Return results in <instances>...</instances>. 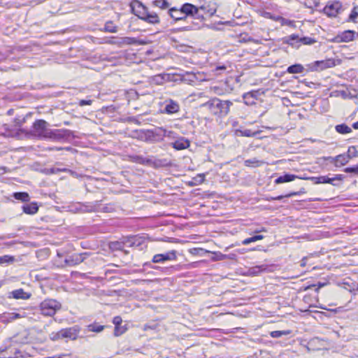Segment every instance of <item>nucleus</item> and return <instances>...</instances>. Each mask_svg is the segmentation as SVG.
I'll return each instance as SVG.
<instances>
[{
  "mask_svg": "<svg viewBox=\"0 0 358 358\" xmlns=\"http://www.w3.org/2000/svg\"><path fill=\"white\" fill-rule=\"evenodd\" d=\"M342 10L343 6L340 1H333L324 8V13L329 17H336Z\"/></svg>",
  "mask_w": 358,
  "mask_h": 358,
  "instance_id": "obj_9",
  "label": "nucleus"
},
{
  "mask_svg": "<svg viewBox=\"0 0 358 358\" xmlns=\"http://www.w3.org/2000/svg\"><path fill=\"white\" fill-rule=\"evenodd\" d=\"M235 134L238 136L253 137L259 134V131H252L251 129H236Z\"/></svg>",
  "mask_w": 358,
  "mask_h": 358,
  "instance_id": "obj_25",
  "label": "nucleus"
},
{
  "mask_svg": "<svg viewBox=\"0 0 358 358\" xmlns=\"http://www.w3.org/2000/svg\"><path fill=\"white\" fill-rule=\"evenodd\" d=\"M180 80L189 85H193L197 80L196 75L192 72H185L180 76Z\"/></svg>",
  "mask_w": 358,
  "mask_h": 358,
  "instance_id": "obj_23",
  "label": "nucleus"
},
{
  "mask_svg": "<svg viewBox=\"0 0 358 358\" xmlns=\"http://www.w3.org/2000/svg\"><path fill=\"white\" fill-rule=\"evenodd\" d=\"M189 141L184 137L179 138L171 143V145L177 150L186 149L189 146Z\"/></svg>",
  "mask_w": 358,
  "mask_h": 358,
  "instance_id": "obj_17",
  "label": "nucleus"
},
{
  "mask_svg": "<svg viewBox=\"0 0 358 358\" xmlns=\"http://www.w3.org/2000/svg\"><path fill=\"white\" fill-rule=\"evenodd\" d=\"M13 197L17 199L22 201V202H28L30 200V196L27 192H19L13 194Z\"/></svg>",
  "mask_w": 358,
  "mask_h": 358,
  "instance_id": "obj_30",
  "label": "nucleus"
},
{
  "mask_svg": "<svg viewBox=\"0 0 358 358\" xmlns=\"http://www.w3.org/2000/svg\"><path fill=\"white\" fill-rule=\"evenodd\" d=\"M169 14L175 21H184L187 19L183 11H182L181 7L180 8H171L169 10Z\"/></svg>",
  "mask_w": 358,
  "mask_h": 358,
  "instance_id": "obj_16",
  "label": "nucleus"
},
{
  "mask_svg": "<svg viewBox=\"0 0 358 358\" xmlns=\"http://www.w3.org/2000/svg\"><path fill=\"white\" fill-rule=\"evenodd\" d=\"M303 70H304V68L301 64H295L289 66L287 68V71L289 73L294 74V73H303Z\"/></svg>",
  "mask_w": 358,
  "mask_h": 358,
  "instance_id": "obj_29",
  "label": "nucleus"
},
{
  "mask_svg": "<svg viewBox=\"0 0 358 358\" xmlns=\"http://www.w3.org/2000/svg\"><path fill=\"white\" fill-rule=\"evenodd\" d=\"M250 98L253 99V94L252 92H248L243 95V99H245V102L246 104H249L250 103L248 101V99Z\"/></svg>",
  "mask_w": 358,
  "mask_h": 358,
  "instance_id": "obj_46",
  "label": "nucleus"
},
{
  "mask_svg": "<svg viewBox=\"0 0 358 358\" xmlns=\"http://www.w3.org/2000/svg\"><path fill=\"white\" fill-rule=\"evenodd\" d=\"M59 358H62V357H59Z\"/></svg>",
  "mask_w": 358,
  "mask_h": 358,
  "instance_id": "obj_64",
  "label": "nucleus"
},
{
  "mask_svg": "<svg viewBox=\"0 0 358 358\" xmlns=\"http://www.w3.org/2000/svg\"><path fill=\"white\" fill-rule=\"evenodd\" d=\"M72 132L69 129H50L46 138L55 141H61L71 135Z\"/></svg>",
  "mask_w": 358,
  "mask_h": 358,
  "instance_id": "obj_8",
  "label": "nucleus"
},
{
  "mask_svg": "<svg viewBox=\"0 0 358 358\" xmlns=\"http://www.w3.org/2000/svg\"><path fill=\"white\" fill-rule=\"evenodd\" d=\"M327 283V282H319L317 285H311L306 287V289H310L311 287L317 286V287L315 289L316 292H319V290L321 287H324Z\"/></svg>",
  "mask_w": 358,
  "mask_h": 358,
  "instance_id": "obj_42",
  "label": "nucleus"
},
{
  "mask_svg": "<svg viewBox=\"0 0 358 358\" xmlns=\"http://www.w3.org/2000/svg\"><path fill=\"white\" fill-rule=\"evenodd\" d=\"M104 328V326L103 325H97V324H90L88 326L89 331H93V332H101L103 331Z\"/></svg>",
  "mask_w": 358,
  "mask_h": 358,
  "instance_id": "obj_35",
  "label": "nucleus"
},
{
  "mask_svg": "<svg viewBox=\"0 0 358 358\" xmlns=\"http://www.w3.org/2000/svg\"><path fill=\"white\" fill-rule=\"evenodd\" d=\"M79 333V328L77 326L62 329L58 332L52 334L51 338L52 340H57L60 338H69L71 340H75L77 338Z\"/></svg>",
  "mask_w": 358,
  "mask_h": 358,
  "instance_id": "obj_4",
  "label": "nucleus"
},
{
  "mask_svg": "<svg viewBox=\"0 0 358 358\" xmlns=\"http://www.w3.org/2000/svg\"><path fill=\"white\" fill-rule=\"evenodd\" d=\"M266 200L268 201H275V199L273 196H268V197H266Z\"/></svg>",
  "mask_w": 358,
  "mask_h": 358,
  "instance_id": "obj_57",
  "label": "nucleus"
},
{
  "mask_svg": "<svg viewBox=\"0 0 358 358\" xmlns=\"http://www.w3.org/2000/svg\"><path fill=\"white\" fill-rule=\"evenodd\" d=\"M0 322L4 323V324L9 323L8 313H4L3 314H0Z\"/></svg>",
  "mask_w": 358,
  "mask_h": 358,
  "instance_id": "obj_43",
  "label": "nucleus"
},
{
  "mask_svg": "<svg viewBox=\"0 0 358 358\" xmlns=\"http://www.w3.org/2000/svg\"><path fill=\"white\" fill-rule=\"evenodd\" d=\"M48 123L43 120H36L32 126V132L35 136L41 138H46L50 129L48 128Z\"/></svg>",
  "mask_w": 358,
  "mask_h": 358,
  "instance_id": "obj_5",
  "label": "nucleus"
},
{
  "mask_svg": "<svg viewBox=\"0 0 358 358\" xmlns=\"http://www.w3.org/2000/svg\"><path fill=\"white\" fill-rule=\"evenodd\" d=\"M350 155H338L335 157H328L326 160H329L331 162H334L336 166H341L345 165L350 160Z\"/></svg>",
  "mask_w": 358,
  "mask_h": 358,
  "instance_id": "obj_15",
  "label": "nucleus"
},
{
  "mask_svg": "<svg viewBox=\"0 0 358 358\" xmlns=\"http://www.w3.org/2000/svg\"><path fill=\"white\" fill-rule=\"evenodd\" d=\"M319 4V0H306L305 3V6L308 8H312L313 6L317 7Z\"/></svg>",
  "mask_w": 358,
  "mask_h": 358,
  "instance_id": "obj_41",
  "label": "nucleus"
},
{
  "mask_svg": "<svg viewBox=\"0 0 358 358\" xmlns=\"http://www.w3.org/2000/svg\"><path fill=\"white\" fill-rule=\"evenodd\" d=\"M307 258L303 257L301 261V266L304 267L306 265Z\"/></svg>",
  "mask_w": 358,
  "mask_h": 358,
  "instance_id": "obj_52",
  "label": "nucleus"
},
{
  "mask_svg": "<svg viewBox=\"0 0 358 358\" xmlns=\"http://www.w3.org/2000/svg\"><path fill=\"white\" fill-rule=\"evenodd\" d=\"M358 17V6H355L350 14L349 20L355 22V20Z\"/></svg>",
  "mask_w": 358,
  "mask_h": 358,
  "instance_id": "obj_36",
  "label": "nucleus"
},
{
  "mask_svg": "<svg viewBox=\"0 0 358 358\" xmlns=\"http://www.w3.org/2000/svg\"><path fill=\"white\" fill-rule=\"evenodd\" d=\"M297 178H298V176H296V175L286 173L283 176H280L278 177L275 179V182L276 184L288 182H291V181L294 180V179H296Z\"/></svg>",
  "mask_w": 358,
  "mask_h": 358,
  "instance_id": "obj_24",
  "label": "nucleus"
},
{
  "mask_svg": "<svg viewBox=\"0 0 358 358\" xmlns=\"http://www.w3.org/2000/svg\"><path fill=\"white\" fill-rule=\"evenodd\" d=\"M232 102L228 100L222 101L218 98H213L201 105V107L206 108L209 112L219 117H224L228 115Z\"/></svg>",
  "mask_w": 358,
  "mask_h": 358,
  "instance_id": "obj_1",
  "label": "nucleus"
},
{
  "mask_svg": "<svg viewBox=\"0 0 358 358\" xmlns=\"http://www.w3.org/2000/svg\"><path fill=\"white\" fill-rule=\"evenodd\" d=\"M299 41L305 45H311L315 43V40L310 37L300 38Z\"/></svg>",
  "mask_w": 358,
  "mask_h": 358,
  "instance_id": "obj_39",
  "label": "nucleus"
},
{
  "mask_svg": "<svg viewBox=\"0 0 358 358\" xmlns=\"http://www.w3.org/2000/svg\"><path fill=\"white\" fill-rule=\"evenodd\" d=\"M335 130L341 134H347L352 131V129L345 123L337 124L335 127Z\"/></svg>",
  "mask_w": 358,
  "mask_h": 358,
  "instance_id": "obj_28",
  "label": "nucleus"
},
{
  "mask_svg": "<svg viewBox=\"0 0 358 358\" xmlns=\"http://www.w3.org/2000/svg\"><path fill=\"white\" fill-rule=\"evenodd\" d=\"M122 251L124 252V254H128V251L127 250H125L123 249Z\"/></svg>",
  "mask_w": 358,
  "mask_h": 358,
  "instance_id": "obj_61",
  "label": "nucleus"
},
{
  "mask_svg": "<svg viewBox=\"0 0 358 358\" xmlns=\"http://www.w3.org/2000/svg\"><path fill=\"white\" fill-rule=\"evenodd\" d=\"M138 238L136 236H129L126 238L123 242L113 241L109 243V248L112 251L123 250L124 245H126L129 247H133L134 245H139L140 241H138Z\"/></svg>",
  "mask_w": 358,
  "mask_h": 358,
  "instance_id": "obj_6",
  "label": "nucleus"
},
{
  "mask_svg": "<svg viewBox=\"0 0 358 358\" xmlns=\"http://www.w3.org/2000/svg\"><path fill=\"white\" fill-rule=\"evenodd\" d=\"M351 149H353L354 150H355V147L354 146H352L349 148L348 151L350 152Z\"/></svg>",
  "mask_w": 358,
  "mask_h": 358,
  "instance_id": "obj_59",
  "label": "nucleus"
},
{
  "mask_svg": "<svg viewBox=\"0 0 358 358\" xmlns=\"http://www.w3.org/2000/svg\"><path fill=\"white\" fill-rule=\"evenodd\" d=\"M250 238L252 240V243H253L259 240H262L264 238V236L262 235H255Z\"/></svg>",
  "mask_w": 358,
  "mask_h": 358,
  "instance_id": "obj_47",
  "label": "nucleus"
},
{
  "mask_svg": "<svg viewBox=\"0 0 358 358\" xmlns=\"http://www.w3.org/2000/svg\"><path fill=\"white\" fill-rule=\"evenodd\" d=\"M61 308V303L54 299H45L39 305L41 313L48 317L54 316Z\"/></svg>",
  "mask_w": 358,
  "mask_h": 358,
  "instance_id": "obj_3",
  "label": "nucleus"
},
{
  "mask_svg": "<svg viewBox=\"0 0 358 358\" xmlns=\"http://www.w3.org/2000/svg\"><path fill=\"white\" fill-rule=\"evenodd\" d=\"M291 334L290 330L285 331H273L271 332L270 335L273 338H280L282 336H287Z\"/></svg>",
  "mask_w": 358,
  "mask_h": 358,
  "instance_id": "obj_33",
  "label": "nucleus"
},
{
  "mask_svg": "<svg viewBox=\"0 0 358 358\" xmlns=\"http://www.w3.org/2000/svg\"><path fill=\"white\" fill-rule=\"evenodd\" d=\"M267 231L266 229L264 228V227H262L261 229H257L255 230V233H260V232H266Z\"/></svg>",
  "mask_w": 358,
  "mask_h": 358,
  "instance_id": "obj_54",
  "label": "nucleus"
},
{
  "mask_svg": "<svg viewBox=\"0 0 358 358\" xmlns=\"http://www.w3.org/2000/svg\"><path fill=\"white\" fill-rule=\"evenodd\" d=\"M148 328H150V327L145 325V327H144V329L146 330Z\"/></svg>",
  "mask_w": 358,
  "mask_h": 358,
  "instance_id": "obj_62",
  "label": "nucleus"
},
{
  "mask_svg": "<svg viewBox=\"0 0 358 358\" xmlns=\"http://www.w3.org/2000/svg\"><path fill=\"white\" fill-rule=\"evenodd\" d=\"M299 37L298 35L296 34H292L287 37L286 41L287 43L293 45L294 41H299Z\"/></svg>",
  "mask_w": 358,
  "mask_h": 358,
  "instance_id": "obj_38",
  "label": "nucleus"
},
{
  "mask_svg": "<svg viewBox=\"0 0 358 358\" xmlns=\"http://www.w3.org/2000/svg\"><path fill=\"white\" fill-rule=\"evenodd\" d=\"M198 8H199V12L201 11L203 12V15L206 14L208 15L209 17L213 16L217 11V6L216 3L214 2H208L205 3L204 4L201 5L200 6H198Z\"/></svg>",
  "mask_w": 358,
  "mask_h": 358,
  "instance_id": "obj_14",
  "label": "nucleus"
},
{
  "mask_svg": "<svg viewBox=\"0 0 358 358\" xmlns=\"http://www.w3.org/2000/svg\"><path fill=\"white\" fill-rule=\"evenodd\" d=\"M334 178H335V180H342L344 178V176L341 174H338V175H336V176Z\"/></svg>",
  "mask_w": 358,
  "mask_h": 358,
  "instance_id": "obj_53",
  "label": "nucleus"
},
{
  "mask_svg": "<svg viewBox=\"0 0 358 358\" xmlns=\"http://www.w3.org/2000/svg\"><path fill=\"white\" fill-rule=\"evenodd\" d=\"M152 5L162 9H165L169 6V3L167 0H154L152 1Z\"/></svg>",
  "mask_w": 358,
  "mask_h": 358,
  "instance_id": "obj_31",
  "label": "nucleus"
},
{
  "mask_svg": "<svg viewBox=\"0 0 358 358\" xmlns=\"http://www.w3.org/2000/svg\"><path fill=\"white\" fill-rule=\"evenodd\" d=\"M103 31L108 33H117L118 31V27L113 21L108 20L105 23Z\"/></svg>",
  "mask_w": 358,
  "mask_h": 358,
  "instance_id": "obj_27",
  "label": "nucleus"
},
{
  "mask_svg": "<svg viewBox=\"0 0 358 358\" xmlns=\"http://www.w3.org/2000/svg\"><path fill=\"white\" fill-rule=\"evenodd\" d=\"M355 31L352 30H346L342 32L341 34L337 35L334 41L336 43H341V42H350L354 40L355 38Z\"/></svg>",
  "mask_w": 358,
  "mask_h": 358,
  "instance_id": "obj_13",
  "label": "nucleus"
},
{
  "mask_svg": "<svg viewBox=\"0 0 358 358\" xmlns=\"http://www.w3.org/2000/svg\"><path fill=\"white\" fill-rule=\"evenodd\" d=\"M176 251L171 250L164 254H157L154 255L152 262L153 263H164L166 261L176 260Z\"/></svg>",
  "mask_w": 358,
  "mask_h": 358,
  "instance_id": "obj_10",
  "label": "nucleus"
},
{
  "mask_svg": "<svg viewBox=\"0 0 358 358\" xmlns=\"http://www.w3.org/2000/svg\"><path fill=\"white\" fill-rule=\"evenodd\" d=\"M293 23L292 21H290V20H286L285 22V24H287V25H290Z\"/></svg>",
  "mask_w": 358,
  "mask_h": 358,
  "instance_id": "obj_58",
  "label": "nucleus"
},
{
  "mask_svg": "<svg viewBox=\"0 0 358 358\" xmlns=\"http://www.w3.org/2000/svg\"><path fill=\"white\" fill-rule=\"evenodd\" d=\"M9 322H11L17 319L22 318L24 317V315H20V313H8Z\"/></svg>",
  "mask_w": 358,
  "mask_h": 358,
  "instance_id": "obj_37",
  "label": "nucleus"
},
{
  "mask_svg": "<svg viewBox=\"0 0 358 358\" xmlns=\"http://www.w3.org/2000/svg\"><path fill=\"white\" fill-rule=\"evenodd\" d=\"M252 243V240H251V238H245L244 239L243 241H242V244L244 245H247L250 243Z\"/></svg>",
  "mask_w": 358,
  "mask_h": 358,
  "instance_id": "obj_50",
  "label": "nucleus"
},
{
  "mask_svg": "<svg viewBox=\"0 0 358 358\" xmlns=\"http://www.w3.org/2000/svg\"><path fill=\"white\" fill-rule=\"evenodd\" d=\"M22 210L28 215H34L38 210V206L36 202H31L22 206Z\"/></svg>",
  "mask_w": 358,
  "mask_h": 358,
  "instance_id": "obj_18",
  "label": "nucleus"
},
{
  "mask_svg": "<svg viewBox=\"0 0 358 358\" xmlns=\"http://www.w3.org/2000/svg\"><path fill=\"white\" fill-rule=\"evenodd\" d=\"M92 103V100L82 99V100H80L78 104H79L80 106H86V105H91Z\"/></svg>",
  "mask_w": 358,
  "mask_h": 358,
  "instance_id": "obj_45",
  "label": "nucleus"
},
{
  "mask_svg": "<svg viewBox=\"0 0 358 358\" xmlns=\"http://www.w3.org/2000/svg\"><path fill=\"white\" fill-rule=\"evenodd\" d=\"M130 161L140 164L150 165L152 164V160L150 159L144 158L140 155L129 156Z\"/></svg>",
  "mask_w": 358,
  "mask_h": 358,
  "instance_id": "obj_26",
  "label": "nucleus"
},
{
  "mask_svg": "<svg viewBox=\"0 0 358 358\" xmlns=\"http://www.w3.org/2000/svg\"><path fill=\"white\" fill-rule=\"evenodd\" d=\"M297 194H298L297 192H291L286 195H280V196H275V200L280 201V200H282L285 197H291L294 195H296Z\"/></svg>",
  "mask_w": 358,
  "mask_h": 358,
  "instance_id": "obj_44",
  "label": "nucleus"
},
{
  "mask_svg": "<svg viewBox=\"0 0 358 358\" xmlns=\"http://www.w3.org/2000/svg\"><path fill=\"white\" fill-rule=\"evenodd\" d=\"M87 255L88 254L87 252L73 254L65 259V264L69 266L78 265L83 262Z\"/></svg>",
  "mask_w": 358,
  "mask_h": 358,
  "instance_id": "obj_11",
  "label": "nucleus"
},
{
  "mask_svg": "<svg viewBox=\"0 0 358 358\" xmlns=\"http://www.w3.org/2000/svg\"><path fill=\"white\" fill-rule=\"evenodd\" d=\"M113 324L115 325L114 334L116 336H120L122 332H119L118 326L122 323V318L120 316H116L113 318Z\"/></svg>",
  "mask_w": 358,
  "mask_h": 358,
  "instance_id": "obj_32",
  "label": "nucleus"
},
{
  "mask_svg": "<svg viewBox=\"0 0 358 358\" xmlns=\"http://www.w3.org/2000/svg\"><path fill=\"white\" fill-rule=\"evenodd\" d=\"M344 172L348 173L358 174V164L355 166L347 167L344 169Z\"/></svg>",
  "mask_w": 358,
  "mask_h": 358,
  "instance_id": "obj_40",
  "label": "nucleus"
},
{
  "mask_svg": "<svg viewBox=\"0 0 358 358\" xmlns=\"http://www.w3.org/2000/svg\"><path fill=\"white\" fill-rule=\"evenodd\" d=\"M10 294L16 299H29L31 294L24 292L22 289H17L10 292Z\"/></svg>",
  "mask_w": 358,
  "mask_h": 358,
  "instance_id": "obj_22",
  "label": "nucleus"
},
{
  "mask_svg": "<svg viewBox=\"0 0 358 358\" xmlns=\"http://www.w3.org/2000/svg\"><path fill=\"white\" fill-rule=\"evenodd\" d=\"M104 210H105V211H108V208H106L104 209Z\"/></svg>",
  "mask_w": 358,
  "mask_h": 358,
  "instance_id": "obj_63",
  "label": "nucleus"
},
{
  "mask_svg": "<svg viewBox=\"0 0 358 358\" xmlns=\"http://www.w3.org/2000/svg\"><path fill=\"white\" fill-rule=\"evenodd\" d=\"M182 11H183L186 18L190 16L195 19L203 21L205 20L203 14L199 12V8L189 3H185L181 6Z\"/></svg>",
  "mask_w": 358,
  "mask_h": 358,
  "instance_id": "obj_7",
  "label": "nucleus"
},
{
  "mask_svg": "<svg viewBox=\"0 0 358 358\" xmlns=\"http://www.w3.org/2000/svg\"><path fill=\"white\" fill-rule=\"evenodd\" d=\"M248 101L250 103L249 104H252L254 103V101H250V99H248Z\"/></svg>",
  "mask_w": 358,
  "mask_h": 358,
  "instance_id": "obj_60",
  "label": "nucleus"
},
{
  "mask_svg": "<svg viewBox=\"0 0 358 358\" xmlns=\"http://www.w3.org/2000/svg\"><path fill=\"white\" fill-rule=\"evenodd\" d=\"M49 150H71V148L70 147H66V148H62V147H53V148H50Z\"/></svg>",
  "mask_w": 358,
  "mask_h": 358,
  "instance_id": "obj_48",
  "label": "nucleus"
},
{
  "mask_svg": "<svg viewBox=\"0 0 358 358\" xmlns=\"http://www.w3.org/2000/svg\"><path fill=\"white\" fill-rule=\"evenodd\" d=\"M179 103L171 99H166L164 101V112L166 114L171 115L179 112Z\"/></svg>",
  "mask_w": 358,
  "mask_h": 358,
  "instance_id": "obj_12",
  "label": "nucleus"
},
{
  "mask_svg": "<svg viewBox=\"0 0 358 358\" xmlns=\"http://www.w3.org/2000/svg\"><path fill=\"white\" fill-rule=\"evenodd\" d=\"M352 128L355 129H358V121L355 122L352 125Z\"/></svg>",
  "mask_w": 358,
  "mask_h": 358,
  "instance_id": "obj_56",
  "label": "nucleus"
},
{
  "mask_svg": "<svg viewBox=\"0 0 358 358\" xmlns=\"http://www.w3.org/2000/svg\"><path fill=\"white\" fill-rule=\"evenodd\" d=\"M14 262V257L9 255L0 257V264H8Z\"/></svg>",
  "mask_w": 358,
  "mask_h": 358,
  "instance_id": "obj_34",
  "label": "nucleus"
},
{
  "mask_svg": "<svg viewBox=\"0 0 358 358\" xmlns=\"http://www.w3.org/2000/svg\"><path fill=\"white\" fill-rule=\"evenodd\" d=\"M5 130H6V133H5V134H3V136H8V137H10V136H11V137L14 136V134H13V133L9 132L8 131H7V129H6V127H5Z\"/></svg>",
  "mask_w": 358,
  "mask_h": 358,
  "instance_id": "obj_51",
  "label": "nucleus"
},
{
  "mask_svg": "<svg viewBox=\"0 0 358 358\" xmlns=\"http://www.w3.org/2000/svg\"><path fill=\"white\" fill-rule=\"evenodd\" d=\"M162 131H163L164 136L171 137L172 136V134H173V131H167L166 129H163Z\"/></svg>",
  "mask_w": 358,
  "mask_h": 358,
  "instance_id": "obj_49",
  "label": "nucleus"
},
{
  "mask_svg": "<svg viewBox=\"0 0 358 358\" xmlns=\"http://www.w3.org/2000/svg\"><path fill=\"white\" fill-rule=\"evenodd\" d=\"M226 69V66H218L216 67V71H222V70H225Z\"/></svg>",
  "mask_w": 358,
  "mask_h": 358,
  "instance_id": "obj_55",
  "label": "nucleus"
},
{
  "mask_svg": "<svg viewBox=\"0 0 358 358\" xmlns=\"http://www.w3.org/2000/svg\"><path fill=\"white\" fill-rule=\"evenodd\" d=\"M315 67L317 69L323 70L335 66V63L332 59L316 61L314 64Z\"/></svg>",
  "mask_w": 358,
  "mask_h": 358,
  "instance_id": "obj_20",
  "label": "nucleus"
},
{
  "mask_svg": "<svg viewBox=\"0 0 358 358\" xmlns=\"http://www.w3.org/2000/svg\"><path fill=\"white\" fill-rule=\"evenodd\" d=\"M134 13L140 19L152 24L159 23V17L155 12L150 11L142 3L136 1L131 6Z\"/></svg>",
  "mask_w": 358,
  "mask_h": 358,
  "instance_id": "obj_2",
  "label": "nucleus"
},
{
  "mask_svg": "<svg viewBox=\"0 0 358 358\" xmlns=\"http://www.w3.org/2000/svg\"><path fill=\"white\" fill-rule=\"evenodd\" d=\"M308 179L312 180L315 184H323V183H329L334 185L333 182L335 180V178H329L328 176H323L319 177H310Z\"/></svg>",
  "mask_w": 358,
  "mask_h": 358,
  "instance_id": "obj_21",
  "label": "nucleus"
},
{
  "mask_svg": "<svg viewBox=\"0 0 358 358\" xmlns=\"http://www.w3.org/2000/svg\"><path fill=\"white\" fill-rule=\"evenodd\" d=\"M119 44L126 45H145L146 42L143 40H138L133 37H123L121 38V41Z\"/></svg>",
  "mask_w": 358,
  "mask_h": 358,
  "instance_id": "obj_19",
  "label": "nucleus"
}]
</instances>
